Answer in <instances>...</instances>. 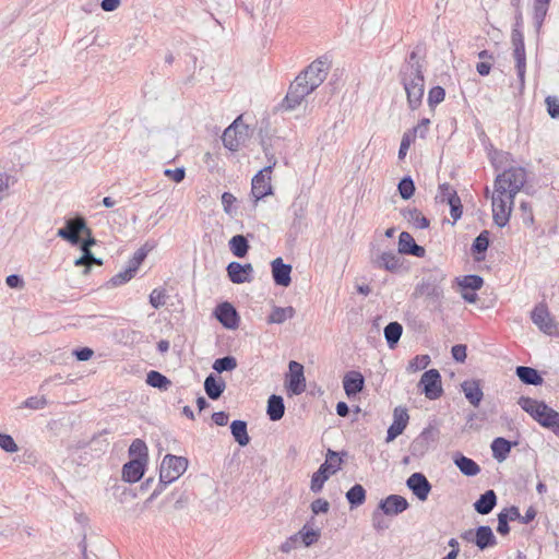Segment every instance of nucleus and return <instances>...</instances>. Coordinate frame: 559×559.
<instances>
[{"instance_id":"nucleus-1","label":"nucleus","mask_w":559,"mask_h":559,"mask_svg":"<svg viewBox=\"0 0 559 559\" xmlns=\"http://www.w3.org/2000/svg\"><path fill=\"white\" fill-rule=\"evenodd\" d=\"M447 274L440 267L424 269L423 277L415 285L412 297L425 298L435 310H441L444 299V282Z\"/></svg>"},{"instance_id":"nucleus-2","label":"nucleus","mask_w":559,"mask_h":559,"mask_svg":"<svg viewBox=\"0 0 559 559\" xmlns=\"http://www.w3.org/2000/svg\"><path fill=\"white\" fill-rule=\"evenodd\" d=\"M518 404L540 427L551 431L559 438V412L550 407L545 401L530 396H520Z\"/></svg>"},{"instance_id":"nucleus-3","label":"nucleus","mask_w":559,"mask_h":559,"mask_svg":"<svg viewBox=\"0 0 559 559\" xmlns=\"http://www.w3.org/2000/svg\"><path fill=\"white\" fill-rule=\"evenodd\" d=\"M527 181V173L524 167L516 166L504 169L499 174L493 183L495 192L509 193V200L514 202L515 195Z\"/></svg>"},{"instance_id":"nucleus-4","label":"nucleus","mask_w":559,"mask_h":559,"mask_svg":"<svg viewBox=\"0 0 559 559\" xmlns=\"http://www.w3.org/2000/svg\"><path fill=\"white\" fill-rule=\"evenodd\" d=\"M399 80L405 90L409 109L416 110L420 107L425 93L424 71H399Z\"/></svg>"},{"instance_id":"nucleus-5","label":"nucleus","mask_w":559,"mask_h":559,"mask_svg":"<svg viewBox=\"0 0 559 559\" xmlns=\"http://www.w3.org/2000/svg\"><path fill=\"white\" fill-rule=\"evenodd\" d=\"M347 455V452H336L331 449L326 452L325 461L319 466V468L312 474L310 481V489L312 492H320L330 478L342 468L343 457Z\"/></svg>"},{"instance_id":"nucleus-6","label":"nucleus","mask_w":559,"mask_h":559,"mask_svg":"<svg viewBox=\"0 0 559 559\" xmlns=\"http://www.w3.org/2000/svg\"><path fill=\"white\" fill-rule=\"evenodd\" d=\"M331 67L328 57H320L312 61L296 79L306 84L310 90L318 88L326 79Z\"/></svg>"},{"instance_id":"nucleus-7","label":"nucleus","mask_w":559,"mask_h":559,"mask_svg":"<svg viewBox=\"0 0 559 559\" xmlns=\"http://www.w3.org/2000/svg\"><path fill=\"white\" fill-rule=\"evenodd\" d=\"M188 468V460L183 456L166 454L162 460L159 474L162 483H174Z\"/></svg>"},{"instance_id":"nucleus-8","label":"nucleus","mask_w":559,"mask_h":559,"mask_svg":"<svg viewBox=\"0 0 559 559\" xmlns=\"http://www.w3.org/2000/svg\"><path fill=\"white\" fill-rule=\"evenodd\" d=\"M511 43L513 46V58L515 60V70L521 90L525 85L526 73V52L524 44V35L522 31L512 29Z\"/></svg>"},{"instance_id":"nucleus-9","label":"nucleus","mask_w":559,"mask_h":559,"mask_svg":"<svg viewBox=\"0 0 559 559\" xmlns=\"http://www.w3.org/2000/svg\"><path fill=\"white\" fill-rule=\"evenodd\" d=\"M79 234H90L86 221L81 215L68 218L64 226L57 231L58 237L67 240L72 246H78L81 242Z\"/></svg>"},{"instance_id":"nucleus-10","label":"nucleus","mask_w":559,"mask_h":559,"mask_svg":"<svg viewBox=\"0 0 559 559\" xmlns=\"http://www.w3.org/2000/svg\"><path fill=\"white\" fill-rule=\"evenodd\" d=\"M275 165L276 160L274 159L272 164L265 166L253 176L251 181V195L254 199V202L273 194L270 174Z\"/></svg>"},{"instance_id":"nucleus-11","label":"nucleus","mask_w":559,"mask_h":559,"mask_svg":"<svg viewBox=\"0 0 559 559\" xmlns=\"http://www.w3.org/2000/svg\"><path fill=\"white\" fill-rule=\"evenodd\" d=\"M492 200V218L497 226L504 227L511 217L513 203L509 200V193L493 192Z\"/></svg>"},{"instance_id":"nucleus-12","label":"nucleus","mask_w":559,"mask_h":559,"mask_svg":"<svg viewBox=\"0 0 559 559\" xmlns=\"http://www.w3.org/2000/svg\"><path fill=\"white\" fill-rule=\"evenodd\" d=\"M418 386L429 400H437L443 394L441 374L437 369L426 370L421 374Z\"/></svg>"},{"instance_id":"nucleus-13","label":"nucleus","mask_w":559,"mask_h":559,"mask_svg":"<svg viewBox=\"0 0 559 559\" xmlns=\"http://www.w3.org/2000/svg\"><path fill=\"white\" fill-rule=\"evenodd\" d=\"M438 436L439 430L432 426L424 428L409 444L411 455L414 457H423L430 449V445L437 441Z\"/></svg>"},{"instance_id":"nucleus-14","label":"nucleus","mask_w":559,"mask_h":559,"mask_svg":"<svg viewBox=\"0 0 559 559\" xmlns=\"http://www.w3.org/2000/svg\"><path fill=\"white\" fill-rule=\"evenodd\" d=\"M370 262L374 269L384 270L390 273H400L403 269V260L399 252L383 251L377 255H371Z\"/></svg>"},{"instance_id":"nucleus-15","label":"nucleus","mask_w":559,"mask_h":559,"mask_svg":"<svg viewBox=\"0 0 559 559\" xmlns=\"http://www.w3.org/2000/svg\"><path fill=\"white\" fill-rule=\"evenodd\" d=\"M313 91L310 90L306 84L300 82L298 79L290 84L285 98L281 103V107L285 110H294L298 107L304 98L311 94Z\"/></svg>"},{"instance_id":"nucleus-16","label":"nucleus","mask_w":559,"mask_h":559,"mask_svg":"<svg viewBox=\"0 0 559 559\" xmlns=\"http://www.w3.org/2000/svg\"><path fill=\"white\" fill-rule=\"evenodd\" d=\"M216 320L228 330H235L239 326L240 317L236 308L228 301L218 304L214 309Z\"/></svg>"},{"instance_id":"nucleus-17","label":"nucleus","mask_w":559,"mask_h":559,"mask_svg":"<svg viewBox=\"0 0 559 559\" xmlns=\"http://www.w3.org/2000/svg\"><path fill=\"white\" fill-rule=\"evenodd\" d=\"M289 377L286 380L287 391L292 395H299L306 390L304 366L295 360L289 361Z\"/></svg>"},{"instance_id":"nucleus-18","label":"nucleus","mask_w":559,"mask_h":559,"mask_svg":"<svg viewBox=\"0 0 559 559\" xmlns=\"http://www.w3.org/2000/svg\"><path fill=\"white\" fill-rule=\"evenodd\" d=\"M406 486L419 501H426L432 488L427 477L420 472L413 473L407 478Z\"/></svg>"},{"instance_id":"nucleus-19","label":"nucleus","mask_w":559,"mask_h":559,"mask_svg":"<svg viewBox=\"0 0 559 559\" xmlns=\"http://www.w3.org/2000/svg\"><path fill=\"white\" fill-rule=\"evenodd\" d=\"M531 319L546 334L551 335L557 328L545 304H538L534 307Z\"/></svg>"},{"instance_id":"nucleus-20","label":"nucleus","mask_w":559,"mask_h":559,"mask_svg":"<svg viewBox=\"0 0 559 559\" xmlns=\"http://www.w3.org/2000/svg\"><path fill=\"white\" fill-rule=\"evenodd\" d=\"M241 117H238L223 133V144L229 151H237L240 144V139L248 129L247 126L240 124Z\"/></svg>"},{"instance_id":"nucleus-21","label":"nucleus","mask_w":559,"mask_h":559,"mask_svg":"<svg viewBox=\"0 0 559 559\" xmlns=\"http://www.w3.org/2000/svg\"><path fill=\"white\" fill-rule=\"evenodd\" d=\"M408 419L409 416L406 408L401 406L395 407L393 412V423L386 430L385 442H392L402 435L408 424Z\"/></svg>"},{"instance_id":"nucleus-22","label":"nucleus","mask_w":559,"mask_h":559,"mask_svg":"<svg viewBox=\"0 0 559 559\" xmlns=\"http://www.w3.org/2000/svg\"><path fill=\"white\" fill-rule=\"evenodd\" d=\"M409 503L406 498L400 495H389L386 498L382 499L378 509L382 511L383 514L388 516L399 515L405 510H407Z\"/></svg>"},{"instance_id":"nucleus-23","label":"nucleus","mask_w":559,"mask_h":559,"mask_svg":"<svg viewBox=\"0 0 559 559\" xmlns=\"http://www.w3.org/2000/svg\"><path fill=\"white\" fill-rule=\"evenodd\" d=\"M227 276L234 284H242L252 281L253 266L250 263L241 264L233 261L227 267Z\"/></svg>"},{"instance_id":"nucleus-24","label":"nucleus","mask_w":559,"mask_h":559,"mask_svg":"<svg viewBox=\"0 0 559 559\" xmlns=\"http://www.w3.org/2000/svg\"><path fill=\"white\" fill-rule=\"evenodd\" d=\"M365 377L360 371L350 370L343 377V388L348 399L355 397L365 388Z\"/></svg>"},{"instance_id":"nucleus-25","label":"nucleus","mask_w":559,"mask_h":559,"mask_svg":"<svg viewBox=\"0 0 559 559\" xmlns=\"http://www.w3.org/2000/svg\"><path fill=\"white\" fill-rule=\"evenodd\" d=\"M272 276L274 284L282 287H287L292 283V265L284 263L281 257L271 262Z\"/></svg>"},{"instance_id":"nucleus-26","label":"nucleus","mask_w":559,"mask_h":559,"mask_svg":"<svg viewBox=\"0 0 559 559\" xmlns=\"http://www.w3.org/2000/svg\"><path fill=\"white\" fill-rule=\"evenodd\" d=\"M146 465L139 460H130L122 466V480L129 484L138 483L145 474Z\"/></svg>"},{"instance_id":"nucleus-27","label":"nucleus","mask_w":559,"mask_h":559,"mask_svg":"<svg viewBox=\"0 0 559 559\" xmlns=\"http://www.w3.org/2000/svg\"><path fill=\"white\" fill-rule=\"evenodd\" d=\"M461 390L464 393L465 399L474 407H478L484 397V392L480 386L479 380H465L461 383Z\"/></svg>"},{"instance_id":"nucleus-28","label":"nucleus","mask_w":559,"mask_h":559,"mask_svg":"<svg viewBox=\"0 0 559 559\" xmlns=\"http://www.w3.org/2000/svg\"><path fill=\"white\" fill-rule=\"evenodd\" d=\"M490 245V231L484 229L480 234L473 240L471 246V253L476 262H481L486 258V252Z\"/></svg>"},{"instance_id":"nucleus-29","label":"nucleus","mask_w":559,"mask_h":559,"mask_svg":"<svg viewBox=\"0 0 559 559\" xmlns=\"http://www.w3.org/2000/svg\"><path fill=\"white\" fill-rule=\"evenodd\" d=\"M473 544H475L480 550L496 546L497 538L491 527L488 525H479L476 527Z\"/></svg>"},{"instance_id":"nucleus-30","label":"nucleus","mask_w":559,"mask_h":559,"mask_svg":"<svg viewBox=\"0 0 559 559\" xmlns=\"http://www.w3.org/2000/svg\"><path fill=\"white\" fill-rule=\"evenodd\" d=\"M516 444V441H510L503 437L495 438L490 444L493 459L499 463L506 461L512 448Z\"/></svg>"},{"instance_id":"nucleus-31","label":"nucleus","mask_w":559,"mask_h":559,"mask_svg":"<svg viewBox=\"0 0 559 559\" xmlns=\"http://www.w3.org/2000/svg\"><path fill=\"white\" fill-rule=\"evenodd\" d=\"M497 500L498 498L495 490L488 489L474 502V510L481 515H487L497 506Z\"/></svg>"},{"instance_id":"nucleus-32","label":"nucleus","mask_w":559,"mask_h":559,"mask_svg":"<svg viewBox=\"0 0 559 559\" xmlns=\"http://www.w3.org/2000/svg\"><path fill=\"white\" fill-rule=\"evenodd\" d=\"M515 374L525 385L538 386L544 383V378L542 377L540 372L533 367L518 366L515 368Z\"/></svg>"},{"instance_id":"nucleus-33","label":"nucleus","mask_w":559,"mask_h":559,"mask_svg":"<svg viewBox=\"0 0 559 559\" xmlns=\"http://www.w3.org/2000/svg\"><path fill=\"white\" fill-rule=\"evenodd\" d=\"M226 389L225 381L214 373H210L204 380V391L209 399L218 400Z\"/></svg>"},{"instance_id":"nucleus-34","label":"nucleus","mask_w":559,"mask_h":559,"mask_svg":"<svg viewBox=\"0 0 559 559\" xmlns=\"http://www.w3.org/2000/svg\"><path fill=\"white\" fill-rule=\"evenodd\" d=\"M453 462L465 476H476L480 472V466L473 459H469L462 453H456L453 456Z\"/></svg>"},{"instance_id":"nucleus-35","label":"nucleus","mask_w":559,"mask_h":559,"mask_svg":"<svg viewBox=\"0 0 559 559\" xmlns=\"http://www.w3.org/2000/svg\"><path fill=\"white\" fill-rule=\"evenodd\" d=\"M285 414L284 399L281 395L272 394L267 399L266 415L270 420L277 421Z\"/></svg>"},{"instance_id":"nucleus-36","label":"nucleus","mask_w":559,"mask_h":559,"mask_svg":"<svg viewBox=\"0 0 559 559\" xmlns=\"http://www.w3.org/2000/svg\"><path fill=\"white\" fill-rule=\"evenodd\" d=\"M230 432L234 440L240 445L246 447L250 443L248 435V424L246 420L236 419L230 423Z\"/></svg>"},{"instance_id":"nucleus-37","label":"nucleus","mask_w":559,"mask_h":559,"mask_svg":"<svg viewBox=\"0 0 559 559\" xmlns=\"http://www.w3.org/2000/svg\"><path fill=\"white\" fill-rule=\"evenodd\" d=\"M345 497L349 504V509L354 510L365 503L367 491L362 485L355 484L347 490Z\"/></svg>"},{"instance_id":"nucleus-38","label":"nucleus","mask_w":559,"mask_h":559,"mask_svg":"<svg viewBox=\"0 0 559 559\" xmlns=\"http://www.w3.org/2000/svg\"><path fill=\"white\" fill-rule=\"evenodd\" d=\"M402 216L419 229L429 227V219L417 207H407L401 211Z\"/></svg>"},{"instance_id":"nucleus-39","label":"nucleus","mask_w":559,"mask_h":559,"mask_svg":"<svg viewBox=\"0 0 559 559\" xmlns=\"http://www.w3.org/2000/svg\"><path fill=\"white\" fill-rule=\"evenodd\" d=\"M403 333V326L397 321H392L385 325L383 330L384 338L389 348L393 349L396 347Z\"/></svg>"},{"instance_id":"nucleus-40","label":"nucleus","mask_w":559,"mask_h":559,"mask_svg":"<svg viewBox=\"0 0 559 559\" xmlns=\"http://www.w3.org/2000/svg\"><path fill=\"white\" fill-rule=\"evenodd\" d=\"M228 246L231 253L237 258H245L250 249L247 237L241 234L233 236Z\"/></svg>"},{"instance_id":"nucleus-41","label":"nucleus","mask_w":559,"mask_h":559,"mask_svg":"<svg viewBox=\"0 0 559 559\" xmlns=\"http://www.w3.org/2000/svg\"><path fill=\"white\" fill-rule=\"evenodd\" d=\"M296 311L292 306L288 307H277L274 306L271 313L267 317V323L270 324H282L287 319H292L295 316Z\"/></svg>"},{"instance_id":"nucleus-42","label":"nucleus","mask_w":559,"mask_h":559,"mask_svg":"<svg viewBox=\"0 0 559 559\" xmlns=\"http://www.w3.org/2000/svg\"><path fill=\"white\" fill-rule=\"evenodd\" d=\"M128 452L132 457L131 460H139V462H144L147 464L148 450L146 443L142 439H134L131 442Z\"/></svg>"},{"instance_id":"nucleus-43","label":"nucleus","mask_w":559,"mask_h":559,"mask_svg":"<svg viewBox=\"0 0 559 559\" xmlns=\"http://www.w3.org/2000/svg\"><path fill=\"white\" fill-rule=\"evenodd\" d=\"M146 383L160 391H167L171 385V381L157 370H151L146 373Z\"/></svg>"},{"instance_id":"nucleus-44","label":"nucleus","mask_w":559,"mask_h":559,"mask_svg":"<svg viewBox=\"0 0 559 559\" xmlns=\"http://www.w3.org/2000/svg\"><path fill=\"white\" fill-rule=\"evenodd\" d=\"M297 535H299V542L302 543L305 547H310L319 540L321 533L319 528H312L307 523Z\"/></svg>"},{"instance_id":"nucleus-45","label":"nucleus","mask_w":559,"mask_h":559,"mask_svg":"<svg viewBox=\"0 0 559 559\" xmlns=\"http://www.w3.org/2000/svg\"><path fill=\"white\" fill-rule=\"evenodd\" d=\"M237 359L231 355H227L215 359L212 368L217 373L231 372L237 368Z\"/></svg>"},{"instance_id":"nucleus-46","label":"nucleus","mask_w":559,"mask_h":559,"mask_svg":"<svg viewBox=\"0 0 559 559\" xmlns=\"http://www.w3.org/2000/svg\"><path fill=\"white\" fill-rule=\"evenodd\" d=\"M415 190V182L411 176H404L397 183V191L403 200H409Z\"/></svg>"},{"instance_id":"nucleus-47","label":"nucleus","mask_w":559,"mask_h":559,"mask_svg":"<svg viewBox=\"0 0 559 559\" xmlns=\"http://www.w3.org/2000/svg\"><path fill=\"white\" fill-rule=\"evenodd\" d=\"M136 272H138L136 269H134L132 265L127 263L126 269L118 272L115 276H112L110 278L109 283L112 286L123 285V284L128 283L129 281H131L135 276Z\"/></svg>"},{"instance_id":"nucleus-48","label":"nucleus","mask_w":559,"mask_h":559,"mask_svg":"<svg viewBox=\"0 0 559 559\" xmlns=\"http://www.w3.org/2000/svg\"><path fill=\"white\" fill-rule=\"evenodd\" d=\"M414 245H416L414 237L407 231H402L399 236V242H397L399 254L408 255L411 253V251L413 250Z\"/></svg>"},{"instance_id":"nucleus-49","label":"nucleus","mask_w":559,"mask_h":559,"mask_svg":"<svg viewBox=\"0 0 559 559\" xmlns=\"http://www.w3.org/2000/svg\"><path fill=\"white\" fill-rule=\"evenodd\" d=\"M460 198L455 189H453L448 182L439 185L438 194L436 199L441 203L450 204L452 199Z\"/></svg>"},{"instance_id":"nucleus-50","label":"nucleus","mask_w":559,"mask_h":559,"mask_svg":"<svg viewBox=\"0 0 559 559\" xmlns=\"http://www.w3.org/2000/svg\"><path fill=\"white\" fill-rule=\"evenodd\" d=\"M484 285V278L477 274L465 275L462 281H460V286L463 290L471 289L472 292H476L480 289Z\"/></svg>"},{"instance_id":"nucleus-51","label":"nucleus","mask_w":559,"mask_h":559,"mask_svg":"<svg viewBox=\"0 0 559 559\" xmlns=\"http://www.w3.org/2000/svg\"><path fill=\"white\" fill-rule=\"evenodd\" d=\"M406 68H407V72H409L411 70L413 72L424 71L423 64L419 62L417 51L413 50L412 52H409L407 55L405 61L401 64L399 71H406Z\"/></svg>"},{"instance_id":"nucleus-52","label":"nucleus","mask_w":559,"mask_h":559,"mask_svg":"<svg viewBox=\"0 0 559 559\" xmlns=\"http://www.w3.org/2000/svg\"><path fill=\"white\" fill-rule=\"evenodd\" d=\"M153 249V246H150L148 242L144 243L141 248H139L132 255V258L127 262L132 265L134 269L139 270L140 265L143 263L148 252Z\"/></svg>"},{"instance_id":"nucleus-53","label":"nucleus","mask_w":559,"mask_h":559,"mask_svg":"<svg viewBox=\"0 0 559 559\" xmlns=\"http://www.w3.org/2000/svg\"><path fill=\"white\" fill-rule=\"evenodd\" d=\"M444 98H445V90L442 86L437 85L429 90L427 102H428L429 107L433 108L437 105H439L440 103H442L444 100Z\"/></svg>"},{"instance_id":"nucleus-54","label":"nucleus","mask_w":559,"mask_h":559,"mask_svg":"<svg viewBox=\"0 0 559 559\" xmlns=\"http://www.w3.org/2000/svg\"><path fill=\"white\" fill-rule=\"evenodd\" d=\"M551 0H534L533 20H545L549 10Z\"/></svg>"},{"instance_id":"nucleus-55","label":"nucleus","mask_w":559,"mask_h":559,"mask_svg":"<svg viewBox=\"0 0 559 559\" xmlns=\"http://www.w3.org/2000/svg\"><path fill=\"white\" fill-rule=\"evenodd\" d=\"M16 178L7 173L0 174V201L9 195V190L16 183Z\"/></svg>"},{"instance_id":"nucleus-56","label":"nucleus","mask_w":559,"mask_h":559,"mask_svg":"<svg viewBox=\"0 0 559 559\" xmlns=\"http://www.w3.org/2000/svg\"><path fill=\"white\" fill-rule=\"evenodd\" d=\"M430 364V357L428 355H417L409 362L407 369L412 372H416L426 369Z\"/></svg>"},{"instance_id":"nucleus-57","label":"nucleus","mask_w":559,"mask_h":559,"mask_svg":"<svg viewBox=\"0 0 559 559\" xmlns=\"http://www.w3.org/2000/svg\"><path fill=\"white\" fill-rule=\"evenodd\" d=\"M416 140L415 135H413V132H404L403 136H402V141H401V144H400V148H399V153H397V156H399V159H404L405 156L407 155V152L409 150V146L412 145V143H414Z\"/></svg>"},{"instance_id":"nucleus-58","label":"nucleus","mask_w":559,"mask_h":559,"mask_svg":"<svg viewBox=\"0 0 559 559\" xmlns=\"http://www.w3.org/2000/svg\"><path fill=\"white\" fill-rule=\"evenodd\" d=\"M0 448L8 453H15L19 450L13 437L4 432H0Z\"/></svg>"},{"instance_id":"nucleus-59","label":"nucleus","mask_w":559,"mask_h":559,"mask_svg":"<svg viewBox=\"0 0 559 559\" xmlns=\"http://www.w3.org/2000/svg\"><path fill=\"white\" fill-rule=\"evenodd\" d=\"M150 304L154 309H159L166 304L165 289L155 288L150 294Z\"/></svg>"},{"instance_id":"nucleus-60","label":"nucleus","mask_w":559,"mask_h":559,"mask_svg":"<svg viewBox=\"0 0 559 559\" xmlns=\"http://www.w3.org/2000/svg\"><path fill=\"white\" fill-rule=\"evenodd\" d=\"M164 176L169 178L176 183H180L183 181L186 177V168L185 167H177L176 169L166 168L164 169Z\"/></svg>"},{"instance_id":"nucleus-61","label":"nucleus","mask_w":559,"mask_h":559,"mask_svg":"<svg viewBox=\"0 0 559 559\" xmlns=\"http://www.w3.org/2000/svg\"><path fill=\"white\" fill-rule=\"evenodd\" d=\"M547 112L552 118H559V98L557 96H547L545 99Z\"/></svg>"},{"instance_id":"nucleus-62","label":"nucleus","mask_w":559,"mask_h":559,"mask_svg":"<svg viewBox=\"0 0 559 559\" xmlns=\"http://www.w3.org/2000/svg\"><path fill=\"white\" fill-rule=\"evenodd\" d=\"M47 405L44 396H31L23 402V407L31 409H43Z\"/></svg>"},{"instance_id":"nucleus-63","label":"nucleus","mask_w":559,"mask_h":559,"mask_svg":"<svg viewBox=\"0 0 559 559\" xmlns=\"http://www.w3.org/2000/svg\"><path fill=\"white\" fill-rule=\"evenodd\" d=\"M498 516L504 518L506 521H519L520 522V509L516 506L502 509Z\"/></svg>"},{"instance_id":"nucleus-64","label":"nucleus","mask_w":559,"mask_h":559,"mask_svg":"<svg viewBox=\"0 0 559 559\" xmlns=\"http://www.w3.org/2000/svg\"><path fill=\"white\" fill-rule=\"evenodd\" d=\"M310 509L314 515L320 513H328L330 510V503L325 499L318 498L311 502Z\"/></svg>"}]
</instances>
